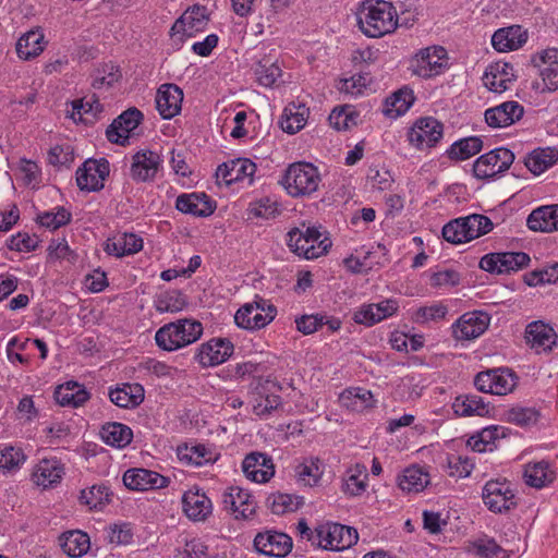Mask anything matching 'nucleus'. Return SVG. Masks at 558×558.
Masks as SVG:
<instances>
[{
  "label": "nucleus",
  "instance_id": "1",
  "mask_svg": "<svg viewBox=\"0 0 558 558\" xmlns=\"http://www.w3.org/2000/svg\"><path fill=\"white\" fill-rule=\"evenodd\" d=\"M361 32L369 38H379L392 33L398 26V15L391 2L365 0L356 12Z\"/></svg>",
  "mask_w": 558,
  "mask_h": 558
},
{
  "label": "nucleus",
  "instance_id": "2",
  "mask_svg": "<svg viewBox=\"0 0 558 558\" xmlns=\"http://www.w3.org/2000/svg\"><path fill=\"white\" fill-rule=\"evenodd\" d=\"M203 330L201 322L181 318L160 327L155 333V341L160 349L171 352L196 342Z\"/></svg>",
  "mask_w": 558,
  "mask_h": 558
},
{
  "label": "nucleus",
  "instance_id": "3",
  "mask_svg": "<svg viewBox=\"0 0 558 558\" xmlns=\"http://www.w3.org/2000/svg\"><path fill=\"white\" fill-rule=\"evenodd\" d=\"M323 234L317 227H307L304 231L293 228L288 232L287 244L296 255L306 259L317 258L331 246V240Z\"/></svg>",
  "mask_w": 558,
  "mask_h": 558
},
{
  "label": "nucleus",
  "instance_id": "4",
  "mask_svg": "<svg viewBox=\"0 0 558 558\" xmlns=\"http://www.w3.org/2000/svg\"><path fill=\"white\" fill-rule=\"evenodd\" d=\"M320 175L316 167L308 162L290 165L281 184L292 197L310 196L317 191Z\"/></svg>",
  "mask_w": 558,
  "mask_h": 558
},
{
  "label": "nucleus",
  "instance_id": "5",
  "mask_svg": "<svg viewBox=\"0 0 558 558\" xmlns=\"http://www.w3.org/2000/svg\"><path fill=\"white\" fill-rule=\"evenodd\" d=\"M277 315V307L259 295L253 302L242 305L234 315L235 324L246 330H257L270 324Z\"/></svg>",
  "mask_w": 558,
  "mask_h": 558
},
{
  "label": "nucleus",
  "instance_id": "6",
  "mask_svg": "<svg viewBox=\"0 0 558 558\" xmlns=\"http://www.w3.org/2000/svg\"><path fill=\"white\" fill-rule=\"evenodd\" d=\"M482 499L488 510L494 513H507L518 506L512 484L506 478L486 482L482 490Z\"/></svg>",
  "mask_w": 558,
  "mask_h": 558
},
{
  "label": "nucleus",
  "instance_id": "7",
  "mask_svg": "<svg viewBox=\"0 0 558 558\" xmlns=\"http://www.w3.org/2000/svg\"><path fill=\"white\" fill-rule=\"evenodd\" d=\"M518 383V375L508 367L483 371L474 377V386L478 391L497 396L511 393Z\"/></svg>",
  "mask_w": 558,
  "mask_h": 558
},
{
  "label": "nucleus",
  "instance_id": "8",
  "mask_svg": "<svg viewBox=\"0 0 558 558\" xmlns=\"http://www.w3.org/2000/svg\"><path fill=\"white\" fill-rule=\"evenodd\" d=\"M514 154L505 147L495 148L480 156L473 163L474 177L488 180L497 177L510 168Z\"/></svg>",
  "mask_w": 558,
  "mask_h": 558
},
{
  "label": "nucleus",
  "instance_id": "9",
  "mask_svg": "<svg viewBox=\"0 0 558 558\" xmlns=\"http://www.w3.org/2000/svg\"><path fill=\"white\" fill-rule=\"evenodd\" d=\"M530 262L524 252H497L484 255L480 268L490 274H510L527 267Z\"/></svg>",
  "mask_w": 558,
  "mask_h": 558
},
{
  "label": "nucleus",
  "instance_id": "10",
  "mask_svg": "<svg viewBox=\"0 0 558 558\" xmlns=\"http://www.w3.org/2000/svg\"><path fill=\"white\" fill-rule=\"evenodd\" d=\"M447 66V51L441 46L421 49L412 61L413 73L423 78L439 75Z\"/></svg>",
  "mask_w": 558,
  "mask_h": 558
},
{
  "label": "nucleus",
  "instance_id": "11",
  "mask_svg": "<svg viewBox=\"0 0 558 558\" xmlns=\"http://www.w3.org/2000/svg\"><path fill=\"white\" fill-rule=\"evenodd\" d=\"M110 173L109 161L105 158L87 159L76 170V183L80 190L97 192L104 189V181Z\"/></svg>",
  "mask_w": 558,
  "mask_h": 558
},
{
  "label": "nucleus",
  "instance_id": "12",
  "mask_svg": "<svg viewBox=\"0 0 558 558\" xmlns=\"http://www.w3.org/2000/svg\"><path fill=\"white\" fill-rule=\"evenodd\" d=\"M319 546L324 549L343 550L354 545L359 539L354 527L332 523L316 530Z\"/></svg>",
  "mask_w": 558,
  "mask_h": 558
},
{
  "label": "nucleus",
  "instance_id": "13",
  "mask_svg": "<svg viewBox=\"0 0 558 558\" xmlns=\"http://www.w3.org/2000/svg\"><path fill=\"white\" fill-rule=\"evenodd\" d=\"M444 125L433 117L420 118L408 133L411 145L417 149L430 148L442 138Z\"/></svg>",
  "mask_w": 558,
  "mask_h": 558
},
{
  "label": "nucleus",
  "instance_id": "14",
  "mask_svg": "<svg viewBox=\"0 0 558 558\" xmlns=\"http://www.w3.org/2000/svg\"><path fill=\"white\" fill-rule=\"evenodd\" d=\"M209 22V15L206 7L193 5L189 8L172 25L170 35L174 37L180 35V41L184 38L193 37L203 32Z\"/></svg>",
  "mask_w": 558,
  "mask_h": 558
},
{
  "label": "nucleus",
  "instance_id": "15",
  "mask_svg": "<svg viewBox=\"0 0 558 558\" xmlns=\"http://www.w3.org/2000/svg\"><path fill=\"white\" fill-rule=\"evenodd\" d=\"M233 343L227 338H213L202 343L195 353V361L202 367H213L226 362L233 353Z\"/></svg>",
  "mask_w": 558,
  "mask_h": 558
},
{
  "label": "nucleus",
  "instance_id": "16",
  "mask_svg": "<svg viewBox=\"0 0 558 558\" xmlns=\"http://www.w3.org/2000/svg\"><path fill=\"white\" fill-rule=\"evenodd\" d=\"M532 63L539 69L543 86H534L541 92L558 89V49L549 48L532 57Z\"/></svg>",
  "mask_w": 558,
  "mask_h": 558
},
{
  "label": "nucleus",
  "instance_id": "17",
  "mask_svg": "<svg viewBox=\"0 0 558 558\" xmlns=\"http://www.w3.org/2000/svg\"><path fill=\"white\" fill-rule=\"evenodd\" d=\"M144 116L135 107L123 111L106 130V136L109 142L119 145L129 143L130 133L142 122Z\"/></svg>",
  "mask_w": 558,
  "mask_h": 558
},
{
  "label": "nucleus",
  "instance_id": "18",
  "mask_svg": "<svg viewBox=\"0 0 558 558\" xmlns=\"http://www.w3.org/2000/svg\"><path fill=\"white\" fill-rule=\"evenodd\" d=\"M161 166L162 159L158 153L149 149L138 150L132 157L130 174L136 182H150L155 180Z\"/></svg>",
  "mask_w": 558,
  "mask_h": 558
},
{
  "label": "nucleus",
  "instance_id": "19",
  "mask_svg": "<svg viewBox=\"0 0 558 558\" xmlns=\"http://www.w3.org/2000/svg\"><path fill=\"white\" fill-rule=\"evenodd\" d=\"M489 322L490 317L485 312H469L452 325V333L458 340H472L485 332Z\"/></svg>",
  "mask_w": 558,
  "mask_h": 558
},
{
  "label": "nucleus",
  "instance_id": "20",
  "mask_svg": "<svg viewBox=\"0 0 558 558\" xmlns=\"http://www.w3.org/2000/svg\"><path fill=\"white\" fill-rule=\"evenodd\" d=\"M254 547L263 555L280 558L291 551L292 538L282 532L265 531L255 536Z\"/></svg>",
  "mask_w": 558,
  "mask_h": 558
},
{
  "label": "nucleus",
  "instance_id": "21",
  "mask_svg": "<svg viewBox=\"0 0 558 558\" xmlns=\"http://www.w3.org/2000/svg\"><path fill=\"white\" fill-rule=\"evenodd\" d=\"M242 471L246 478L255 483H267L275 475V465L271 457L254 451L245 456Z\"/></svg>",
  "mask_w": 558,
  "mask_h": 558
},
{
  "label": "nucleus",
  "instance_id": "22",
  "mask_svg": "<svg viewBox=\"0 0 558 558\" xmlns=\"http://www.w3.org/2000/svg\"><path fill=\"white\" fill-rule=\"evenodd\" d=\"M222 504L226 510L234 514L235 519H247L255 513L256 502L253 496L240 487H230L225 492Z\"/></svg>",
  "mask_w": 558,
  "mask_h": 558
},
{
  "label": "nucleus",
  "instance_id": "23",
  "mask_svg": "<svg viewBox=\"0 0 558 558\" xmlns=\"http://www.w3.org/2000/svg\"><path fill=\"white\" fill-rule=\"evenodd\" d=\"M183 90L175 84H162L156 94V108L162 119H172L182 108Z\"/></svg>",
  "mask_w": 558,
  "mask_h": 558
},
{
  "label": "nucleus",
  "instance_id": "24",
  "mask_svg": "<svg viewBox=\"0 0 558 558\" xmlns=\"http://www.w3.org/2000/svg\"><path fill=\"white\" fill-rule=\"evenodd\" d=\"M524 113L518 101H506L485 111V121L492 128H505L519 121Z\"/></svg>",
  "mask_w": 558,
  "mask_h": 558
},
{
  "label": "nucleus",
  "instance_id": "25",
  "mask_svg": "<svg viewBox=\"0 0 558 558\" xmlns=\"http://www.w3.org/2000/svg\"><path fill=\"white\" fill-rule=\"evenodd\" d=\"M175 208L195 217H208L216 209V203L205 193L181 194L175 202Z\"/></svg>",
  "mask_w": 558,
  "mask_h": 558
},
{
  "label": "nucleus",
  "instance_id": "26",
  "mask_svg": "<svg viewBox=\"0 0 558 558\" xmlns=\"http://www.w3.org/2000/svg\"><path fill=\"white\" fill-rule=\"evenodd\" d=\"M530 230L535 232L558 231V204L545 205L532 210L526 219Z\"/></svg>",
  "mask_w": 558,
  "mask_h": 558
},
{
  "label": "nucleus",
  "instance_id": "27",
  "mask_svg": "<svg viewBox=\"0 0 558 558\" xmlns=\"http://www.w3.org/2000/svg\"><path fill=\"white\" fill-rule=\"evenodd\" d=\"M183 511L193 521H203L211 513V501L198 489H190L182 497Z\"/></svg>",
  "mask_w": 558,
  "mask_h": 558
},
{
  "label": "nucleus",
  "instance_id": "28",
  "mask_svg": "<svg viewBox=\"0 0 558 558\" xmlns=\"http://www.w3.org/2000/svg\"><path fill=\"white\" fill-rule=\"evenodd\" d=\"M527 40L526 32L521 26L497 29L492 36V45L499 52L517 50Z\"/></svg>",
  "mask_w": 558,
  "mask_h": 558
},
{
  "label": "nucleus",
  "instance_id": "29",
  "mask_svg": "<svg viewBox=\"0 0 558 558\" xmlns=\"http://www.w3.org/2000/svg\"><path fill=\"white\" fill-rule=\"evenodd\" d=\"M556 333L554 329L541 320L532 322L526 326L525 340L537 352L551 350Z\"/></svg>",
  "mask_w": 558,
  "mask_h": 558
},
{
  "label": "nucleus",
  "instance_id": "30",
  "mask_svg": "<svg viewBox=\"0 0 558 558\" xmlns=\"http://www.w3.org/2000/svg\"><path fill=\"white\" fill-rule=\"evenodd\" d=\"M54 399L61 407L77 408L84 404L90 397L85 387L76 381L70 380L59 385L54 390Z\"/></svg>",
  "mask_w": 558,
  "mask_h": 558
},
{
  "label": "nucleus",
  "instance_id": "31",
  "mask_svg": "<svg viewBox=\"0 0 558 558\" xmlns=\"http://www.w3.org/2000/svg\"><path fill=\"white\" fill-rule=\"evenodd\" d=\"M510 434V429L500 425H492L483 428L476 436L468 441L469 446L476 452L493 451L496 441L506 438Z\"/></svg>",
  "mask_w": 558,
  "mask_h": 558
},
{
  "label": "nucleus",
  "instance_id": "32",
  "mask_svg": "<svg viewBox=\"0 0 558 558\" xmlns=\"http://www.w3.org/2000/svg\"><path fill=\"white\" fill-rule=\"evenodd\" d=\"M99 434L101 440L106 445L119 449L130 445L133 439L132 429L128 425L118 422H108L104 424Z\"/></svg>",
  "mask_w": 558,
  "mask_h": 558
},
{
  "label": "nucleus",
  "instance_id": "33",
  "mask_svg": "<svg viewBox=\"0 0 558 558\" xmlns=\"http://www.w3.org/2000/svg\"><path fill=\"white\" fill-rule=\"evenodd\" d=\"M452 409L459 416H485L489 413V403L476 395H460L453 403Z\"/></svg>",
  "mask_w": 558,
  "mask_h": 558
},
{
  "label": "nucleus",
  "instance_id": "34",
  "mask_svg": "<svg viewBox=\"0 0 558 558\" xmlns=\"http://www.w3.org/2000/svg\"><path fill=\"white\" fill-rule=\"evenodd\" d=\"M63 475V468L54 459H44L37 465L33 473V480L38 486L48 488L59 483Z\"/></svg>",
  "mask_w": 558,
  "mask_h": 558
},
{
  "label": "nucleus",
  "instance_id": "35",
  "mask_svg": "<svg viewBox=\"0 0 558 558\" xmlns=\"http://www.w3.org/2000/svg\"><path fill=\"white\" fill-rule=\"evenodd\" d=\"M308 112V108L303 104L288 105L280 120L282 131L288 134H295L301 131L306 124Z\"/></svg>",
  "mask_w": 558,
  "mask_h": 558
},
{
  "label": "nucleus",
  "instance_id": "36",
  "mask_svg": "<svg viewBox=\"0 0 558 558\" xmlns=\"http://www.w3.org/2000/svg\"><path fill=\"white\" fill-rule=\"evenodd\" d=\"M15 48L20 59L31 60L44 51V34L39 29H31L19 38Z\"/></svg>",
  "mask_w": 558,
  "mask_h": 558
},
{
  "label": "nucleus",
  "instance_id": "37",
  "mask_svg": "<svg viewBox=\"0 0 558 558\" xmlns=\"http://www.w3.org/2000/svg\"><path fill=\"white\" fill-rule=\"evenodd\" d=\"M110 401L120 408H135L144 400V389L141 385H124L109 391Z\"/></svg>",
  "mask_w": 558,
  "mask_h": 558
},
{
  "label": "nucleus",
  "instance_id": "38",
  "mask_svg": "<svg viewBox=\"0 0 558 558\" xmlns=\"http://www.w3.org/2000/svg\"><path fill=\"white\" fill-rule=\"evenodd\" d=\"M367 470L364 464L356 463L347 471L342 481V492L351 497L361 496L367 487Z\"/></svg>",
  "mask_w": 558,
  "mask_h": 558
},
{
  "label": "nucleus",
  "instance_id": "39",
  "mask_svg": "<svg viewBox=\"0 0 558 558\" xmlns=\"http://www.w3.org/2000/svg\"><path fill=\"white\" fill-rule=\"evenodd\" d=\"M525 483L535 488H543L555 480V472L550 470L549 463L539 461L529 463L524 470Z\"/></svg>",
  "mask_w": 558,
  "mask_h": 558
},
{
  "label": "nucleus",
  "instance_id": "40",
  "mask_svg": "<svg viewBox=\"0 0 558 558\" xmlns=\"http://www.w3.org/2000/svg\"><path fill=\"white\" fill-rule=\"evenodd\" d=\"M483 148V141L478 136H470L464 137L459 141H456L451 146L447 149L446 154L451 160H466L477 153H480Z\"/></svg>",
  "mask_w": 558,
  "mask_h": 558
},
{
  "label": "nucleus",
  "instance_id": "41",
  "mask_svg": "<svg viewBox=\"0 0 558 558\" xmlns=\"http://www.w3.org/2000/svg\"><path fill=\"white\" fill-rule=\"evenodd\" d=\"M414 99L411 89L401 88L386 99L384 113L389 118H398L409 110Z\"/></svg>",
  "mask_w": 558,
  "mask_h": 558
},
{
  "label": "nucleus",
  "instance_id": "42",
  "mask_svg": "<svg viewBox=\"0 0 558 558\" xmlns=\"http://www.w3.org/2000/svg\"><path fill=\"white\" fill-rule=\"evenodd\" d=\"M304 504V498L296 495L274 493L267 497V506L274 514L282 515L296 511Z\"/></svg>",
  "mask_w": 558,
  "mask_h": 558
},
{
  "label": "nucleus",
  "instance_id": "43",
  "mask_svg": "<svg viewBox=\"0 0 558 558\" xmlns=\"http://www.w3.org/2000/svg\"><path fill=\"white\" fill-rule=\"evenodd\" d=\"M253 412L259 417H266L281 405L279 395L268 392L264 385H259L255 390Z\"/></svg>",
  "mask_w": 558,
  "mask_h": 558
},
{
  "label": "nucleus",
  "instance_id": "44",
  "mask_svg": "<svg viewBox=\"0 0 558 558\" xmlns=\"http://www.w3.org/2000/svg\"><path fill=\"white\" fill-rule=\"evenodd\" d=\"M429 483V475L424 473L418 466L407 468L401 475L398 476V486L403 492L418 493L423 490Z\"/></svg>",
  "mask_w": 558,
  "mask_h": 558
},
{
  "label": "nucleus",
  "instance_id": "45",
  "mask_svg": "<svg viewBox=\"0 0 558 558\" xmlns=\"http://www.w3.org/2000/svg\"><path fill=\"white\" fill-rule=\"evenodd\" d=\"M90 541L87 533L82 531H70L64 533L61 544L63 551L72 557L77 558L85 555L89 549Z\"/></svg>",
  "mask_w": 558,
  "mask_h": 558
},
{
  "label": "nucleus",
  "instance_id": "46",
  "mask_svg": "<svg viewBox=\"0 0 558 558\" xmlns=\"http://www.w3.org/2000/svg\"><path fill=\"white\" fill-rule=\"evenodd\" d=\"M541 414L535 408L515 405L502 413V421L520 427H529L537 423Z\"/></svg>",
  "mask_w": 558,
  "mask_h": 558
},
{
  "label": "nucleus",
  "instance_id": "47",
  "mask_svg": "<svg viewBox=\"0 0 558 558\" xmlns=\"http://www.w3.org/2000/svg\"><path fill=\"white\" fill-rule=\"evenodd\" d=\"M186 305V296L179 290L165 291L155 301V307L158 313H178Z\"/></svg>",
  "mask_w": 558,
  "mask_h": 558
},
{
  "label": "nucleus",
  "instance_id": "48",
  "mask_svg": "<svg viewBox=\"0 0 558 558\" xmlns=\"http://www.w3.org/2000/svg\"><path fill=\"white\" fill-rule=\"evenodd\" d=\"M465 549L469 554L475 555L478 558H494L502 551V547L497 544L495 538L487 535L469 541Z\"/></svg>",
  "mask_w": 558,
  "mask_h": 558
},
{
  "label": "nucleus",
  "instance_id": "49",
  "mask_svg": "<svg viewBox=\"0 0 558 558\" xmlns=\"http://www.w3.org/2000/svg\"><path fill=\"white\" fill-rule=\"evenodd\" d=\"M556 158L555 150L538 148L529 154L524 163L533 174H541L556 161Z\"/></svg>",
  "mask_w": 558,
  "mask_h": 558
},
{
  "label": "nucleus",
  "instance_id": "50",
  "mask_svg": "<svg viewBox=\"0 0 558 558\" xmlns=\"http://www.w3.org/2000/svg\"><path fill=\"white\" fill-rule=\"evenodd\" d=\"M254 74L259 85L272 86L281 76V69L270 59H262L254 68Z\"/></svg>",
  "mask_w": 558,
  "mask_h": 558
},
{
  "label": "nucleus",
  "instance_id": "51",
  "mask_svg": "<svg viewBox=\"0 0 558 558\" xmlns=\"http://www.w3.org/2000/svg\"><path fill=\"white\" fill-rule=\"evenodd\" d=\"M460 220H465V232L468 234L469 241L490 232L494 227L492 220L487 216L480 214L460 217Z\"/></svg>",
  "mask_w": 558,
  "mask_h": 558
},
{
  "label": "nucleus",
  "instance_id": "52",
  "mask_svg": "<svg viewBox=\"0 0 558 558\" xmlns=\"http://www.w3.org/2000/svg\"><path fill=\"white\" fill-rule=\"evenodd\" d=\"M109 496L110 494L107 486L94 485L81 492L80 501L89 509H98L109 502Z\"/></svg>",
  "mask_w": 558,
  "mask_h": 558
},
{
  "label": "nucleus",
  "instance_id": "53",
  "mask_svg": "<svg viewBox=\"0 0 558 558\" xmlns=\"http://www.w3.org/2000/svg\"><path fill=\"white\" fill-rule=\"evenodd\" d=\"M319 459L304 460L294 468V474L299 482L305 485L313 486L318 483L320 471H319Z\"/></svg>",
  "mask_w": 558,
  "mask_h": 558
},
{
  "label": "nucleus",
  "instance_id": "54",
  "mask_svg": "<svg viewBox=\"0 0 558 558\" xmlns=\"http://www.w3.org/2000/svg\"><path fill=\"white\" fill-rule=\"evenodd\" d=\"M71 218H72L71 213L66 208L60 206V207H57L56 213L45 211L43 214H39L37 216V222L43 227H46V228H49L52 230H57V229L70 223Z\"/></svg>",
  "mask_w": 558,
  "mask_h": 558
},
{
  "label": "nucleus",
  "instance_id": "55",
  "mask_svg": "<svg viewBox=\"0 0 558 558\" xmlns=\"http://www.w3.org/2000/svg\"><path fill=\"white\" fill-rule=\"evenodd\" d=\"M108 543L114 545H129L133 542V529L131 523H116L107 529Z\"/></svg>",
  "mask_w": 558,
  "mask_h": 558
},
{
  "label": "nucleus",
  "instance_id": "56",
  "mask_svg": "<svg viewBox=\"0 0 558 558\" xmlns=\"http://www.w3.org/2000/svg\"><path fill=\"white\" fill-rule=\"evenodd\" d=\"M465 220L460 218L453 219L442 227V238L452 244H460L469 242L468 234L465 232Z\"/></svg>",
  "mask_w": 558,
  "mask_h": 558
},
{
  "label": "nucleus",
  "instance_id": "57",
  "mask_svg": "<svg viewBox=\"0 0 558 558\" xmlns=\"http://www.w3.org/2000/svg\"><path fill=\"white\" fill-rule=\"evenodd\" d=\"M25 456L20 448L7 447L0 451V470L13 471L24 462Z\"/></svg>",
  "mask_w": 558,
  "mask_h": 558
},
{
  "label": "nucleus",
  "instance_id": "58",
  "mask_svg": "<svg viewBox=\"0 0 558 558\" xmlns=\"http://www.w3.org/2000/svg\"><path fill=\"white\" fill-rule=\"evenodd\" d=\"M231 171H233L234 182L247 179L251 184L256 172V165L247 158H238L231 160Z\"/></svg>",
  "mask_w": 558,
  "mask_h": 558
},
{
  "label": "nucleus",
  "instance_id": "59",
  "mask_svg": "<svg viewBox=\"0 0 558 558\" xmlns=\"http://www.w3.org/2000/svg\"><path fill=\"white\" fill-rule=\"evenodd\" d=\"M146 476H151L150 470L130 469L123 474V483L131 490H146Z\"/></svg>",
  "mask_w": 558,
  "mask_h": 558
},
{
  "label": "nucleus",
  "instance_id": "60",
  "mask_svg": "<svg viewBox=\"0 0 558 558\" xmlns=\"http://www.w3.org/2000/svg\"><path fill=\"white\" fill-rule=\"evenodd\" d=\"M371 78L368 74H355L350 78L341 80L339 89L342 93L350 95L362 94L363 89L369 84Z\"/></svg>",
  "mask_w": 558,
  "mask_h": 558
},
{
  "label": "nucleus",
  "instance_id": "61",
  "mask_svg": "<svg viewBox=\"0 0 558 558\" xmlns=\"http://www.w3.org/2000/svg\"><path fill=\"white\" fill-rule=\"evenodd\" d=\"M248 210L254 217L263 219L274 218L278 213L277 204L271 202L268 197H264L252 203Z\"/></svg>",
  "mask_w": 558,
  "mask_h": 558
},
{
  "label": "nucleus",
  "instance_id": "62",
  "mask_svg": "<svg viewBox=\"0 0 558 558\" xmlns=\"http://www.w3.org/2000/svg\"><path fill=\"white\" fill-rule=\"evenodd\" d=\"M323 315H302L295 318V326L298 331L303 335H312L324 326Z\"/></svg>",
  "mask_w": 558,
  "mask_h": 558
},
{
  "label": "nucleus",
  "instance_id": "63",
  "mask_svg": "<svg viewBox=\"0 0 558 558\" xmlns=\"http://www.w3.org/2000/svg\"><path fill=\"white\" fill-rule=\"evenodd\" d=\"M328 120L337 131L348 130L352 124H355L353 113L347 112L345 108H335Z\"/></svg>",
  "mask_w": 558,
  "mask_h": 558
},
{
  "label": "nucleus",
  "instance_id": "64",
  "mask_svg": "<svg viewBox=\"0 0 558 558\" xmlns=\"http://www.w3.org/2000/svg\"><path fill=\"white\" fill-rule=\"evenodd\" d=\"M449 474L457 477H466L473 470V464L468 458L452 456L448 458Z\"/></svg>",
  "mask_w": 558,
  "mask_h": 558
}]
</instances>
